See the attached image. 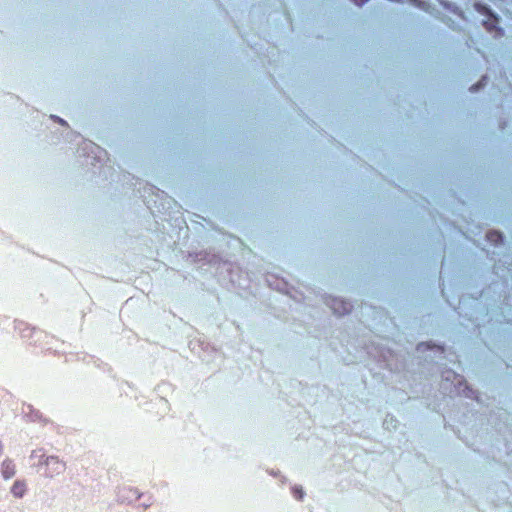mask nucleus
Returning <instances> with one entry per match:
<instances>
[{
    "mask_svg": "<svg viewBox=\"0 0 512 512\" xmlns=\"http://www.w3.org/2000/svg\"><path fill=\"white\" fill-rule=\"evenodd\" d=\"M40 455H43L39 450L32 451L30 458L31 459H38V463L41 464V458Z\"/></svg>",
    "mask_w": 512,
    "mask_h": 512,
    "instance_id": "6",
    "label": "nucleus"
},
{
    "mask_svg": "<svg viewBox=\"0 0 512 512\" xmlns=\"http://www.w3.org/2000/svg\"><path fill=\"white\" fill-rule=\"evenodd\" d=\"M481 82L475 86H471L470 90L471 91H474L476 88H478L480 86Z\"/></svg>",
    "mask_w": 512,
    "mask_h": 512,
    "instance_id": "9",
    "label": "nucleus"
},
{
    "mask_svg": "<svg viewBox=\"0 0 512 512\" xmlns=\"http://www.w3.org/2000/svg\"><path fill=\"white\" fill-rule=\"evenodd\" d=\"M16 473V467L11 459H5L1 464V474L5 480L12 478Z\"/></svg>",
    "mask_w": 512,
    "mask_h": 512,
    "instance_id": "3",
    "label": "nucleus"
},
{
    "mask_svg": "<svg viewBox=\"0 0 512 512\" xmlns=\"http://www.w3.org/2000/svg\"><path fill=\"white\" fill-rule=\"evenodd\" d=\"M293 495L296 499L301 500L304 496V491L301 486H294L292 488Z\"/></svg>",
    "mask_w": 512,
    "mask_h": 512,
    "instance_id": "5",
    "label": "nucleus"
},
{
    "mask_svg": "<svg viewBox=\"0 0 512 512\" xmlns=\"http://www.w3.org/2000/svg\"><path fill=\"white\" fill-rule=\"evenodd\" d=\"M57 119H58V121H59L61 124H64V123H65L63 119H59V118H57Z\"/></svg>",
    "mask_w": 512,
    "mask_h": 512,
    "instance_id": "11",
    "label": "nucleus"
},
{
    "mask_svg": "<svg viewBox=\"0 0 512 512\" xmlns=\"http://www.w3.org/2000/svg\"><path fill=\"white\" fill-rule=\"evenodd\" d=\"M2 452H3V444H2V442L0 441V455L2 454Z\"/></svg>",
    "mask_w": 512,
    "mask_h": 512,
    "instance_id": "10",
    "label": "nucleus"
},
{
    "mask_svg": "<svg viewBox=\"0 0 512 512\" xmlns=\"http://www.w3.org/2000/svg\"><path fill=\"white\" fill-rule=\"evenodd\" d=\"M367 0H354V3L358 6H362Z\"/></svg>",
    "mask_w": 512,
    "mask_h": 512,
    "instance_id": "8",
    "label": "nucleus"
},
{
    "mask_svg": "<svg viewBox=\"0 0 512 512\" xmlns=\"http://www.w3.org/2000/svg\"><path fill=\"white\" fill-rule=\"evenodd\" d=\"M330 306L333 312L340 316L349 313L352 309V305L349 302L338 298L333 299Z\"/></svg>",
    "mask_w": 512,
    "mask_h": 512,
    "instance_id": "2",
    "label": "nucleus"
},
{
    "mask_svg": "<svg viewBox=\"0 0 512 512\" xmlns=\"http://www.w3.org/2000/svg\"><path fill=\"white\" fill-rule=\"evenodd\" d=\"M26 490H27V483L25 480H21V479L16 480L11 487L12 495L17 498L23 497Z\"/></svg>",
    "mask_w": 512,
    "mask_h": 512,
    "instance_id": "4",
    "label": "nucleus"
},
{
    "mask_svg": "<svg viewBox=\"0 0 512 512\" xmlns=\"http://www.w3.org/2000/svg\"><path fill=\"white\" fill-rule=\"evenodd\" d=\"M41 465L45 466L44 475L48 478H54L61 475L66 470V463L58 456L40 455Z\"/></svg>",
    "mask_w": 512,
    "mask_h": 512,
    "instance_id": "1",
    "label": "nucleus"
},
{
    "mask_svg": "<svg viewBox=\"0 0 512 512\" xmlns=\"http://www.w3.org/2000/svg\"><path fill=\"white\" fill-rule=\"evenodd\" d=\"M488 238L490 241H497L498 239L501 238V235L498 234L497 232H494V233H491Z\"/></svg>",
    "mask_w": 512,
    "mask_h": 512,
    "instance_id": "7",
    "label": "nucleus"
}]
</instances>
